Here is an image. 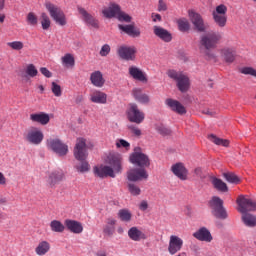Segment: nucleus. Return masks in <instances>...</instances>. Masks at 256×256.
Wrapping results in <instances>:
<instances>
[{
	"label": "nucleus",
	"instance_id": "obj_1",
	"mask_svg": "<svg viewBox=\"0 0 256 256\" xmlns=\"http://www.w3.org/2000/svg\"><path fill=\"white\" fill-rule=\"evenodd\" d=\"M223 39L220 32L210 31L200 36V49L209 61L217 59L212 49H217V44Z\"/></svg>",
	"mask_w": 256,
	"mask_h": 256
},
{
	"label": "nucleus",
	"instance_id": "obj_2",
	"mask_svg": "<svg viewBox=\"0 0 256 256\" xmlns=\"http://www.w3.org/2000/svg\"><path fill=\"white\" fill-rule=\"evenodd\" d=\"M121 156L119 155H112L109 157V165H100L95 166L93 168V172L96 175V177H100V179H105V177H112V179H115V173H121Z\"/></svg>",
	"mask_w": 256,
	"mask_h": 256
},
{
	"label": "nucleus",
	"instance_id": "obj_3",
	"mask_svg": "<svg viewBox=\"0 0 256 256\" xmlns=\"http://www.w3.org/2000/svg\"><path fill=\"white\" fill-rule=\"evenodd\" d=\"M88 155L87 142L84 138H77L76 145L74 147V157L77 161H80L79 164L75 165V169L78 173H87V171L91 169L89 162L86 161Z\"/></svg>",
	"mask_w": 256,
	"mask_h": 256
},
{
	"label": "nucleus",
	"instance_id": "obj_4",
	"mask_svg": "<svg viewBox=\"0 0 256 256\" xmlns=\"http://www.w3.org/2000/svg\"><path fill=\"white\" fill-rule=\"evenodd\" d=\"M45 7L49 12L50 17L57 23V25H60V27H65V25H67V16H65V12H63L59 6L51 2H46Z\"/></svg>",
	"mask_w": 256,
	"mask_h": 256
},
{
	"label": "nucleus",
	"instance_id": "obj_5",
	"mask_svg": "<svg viewBox=\"0 0 256 256\" xmlns=\"http://www.w3.org/2000/svg\"><path fill=\"white\" fill-rule=\"evenodd\" d=\"M46 147L49 151H52L58 157H65L69 153V146L59 138H49L46 140Z\"/></svg>",
	"mask_w": 256,
	"mask_h": 256
},
{
	"label": "nucleus",
	"instance_id": "obj_6",
	"mask_svg": "<svg viewBox=\"0 0 256 256\" xmlns=\"http://www.w3.org/2000/svg\"><path fill=\"white\" fill-rule=\"evenodd\" d=\"M167 75L173 81H176L177 87L181 93H185L189 91V77L185 75L183 72L177 70H168Z\"/></svg>",
	"mask_w": 256,
	"mask_h": 256
},
{
	"label": "nucleus",
	"instance_id": "obj_7",
	"mask_svg": "<svg viewBox=\"0 0 256 256\" xmlns=\"http://www.w3.org/2000/svg\"><path fill=\"white\" fill-rule=\"evenodd\" d=\"M208 205L211 209V213L213 217L216 219H227V210H225V207H223V200L219 198L218 196H214L211 198V200L208 202Z\"/></svg>",
	"mask_w": 256,
	"mask_h": 256
},
{
	"label": "nucleus",
	"instance_id": "obj_8",
	"mask_svg": "<svg viewBox=\"0 0 256 256\" xmlns=\"http://www.w3.org/2000/svg\"><path fill=\"white\" fill-rule=\"evenodd\" d=\"M212 19L220 29L227 27V7L220 4L212 11Z\"/></svg>",
	"mask_w": 256,
	"mask_h": 256
},
{
	"label": "nucleus",
	"instance_id": "obj_9",
	"mask_svg": "<svg viewBox=\"0 0 256 256\" xmlns=\"http://www.w3.org/2000/svg\"><path fill=\"white\" fill-rule=\"evenodd\" d=\"M127 117L130 123H136V125H141V123L145 121V113L139 110V106H137L135 103L129 105Z\"/></svg>",
	"mask_w": 256,
	"mask_h": 256
},
{
	"label": "nucleus",
	"instance_id": "obj_10",
	"mask_svg": "<svg viewBox=\"0 0 256 256\" xmlns=\"http://www.w3.org/2000/svg\"><path fill=\"white\" fill-rule=\"evenodd\" d=\"M236 203L238 205V211L242 214L256 211V202L251 198L241 195L237 198Z\"/></svg>",
	"mask_w": 256,
	"mask_h": 256
},
{
	"label": "nucleus",
	"instance_id": "obj_11",
	"mask_svg": "<svg viewBox=\"0 0 256 256\" xmlns=\"http://www.w3.org/2000/svg\"><path fill=\"white\" fill-rule=\"evenodd\" d=\"M117 55L123 61H135L137 48L135 46L122 45L117 49Z\"/></svg>",
	"mask_w": 256,
	"mask_h": 256
},
{
	"label": "nucleus",
	"instance_id": "obj_12",
	"mask_svg": "<svg viewBox=\"0 0 256 256\" xmlns=\"http://www.w3.org/2000/svg\"><path fill=\"white\" fill-rule=\"evenodd\" d=\"M188 15L196 31H198L199 33H205L207 31V26L205 25V21L203 20V16H201V14L193 10H189Z\"/></svg>",
	"mask_w": 256,
	"mask_h": 256
},
{
	"label": "nucleus",
	"instance_id": "obj_13",
	"mask_svg": "<svg viewBox=\"0 0 256 256\" xmlns=\"http://www.w3.org/2000/svg\"><path fill=\"white\" fill-rule=\"evenodd\" d=\"M130 162L133 165H137L140 169H144V167H149L151 165V160L149 156L144 154L143 152H134L130 155Z\"/></svg>",
	"mask_w": 256,
	"mask_h": 256
},
{
	"label": "nucleus",
	"instance_id": "obj_14",
	"mask_svg": "<svg viewBox=\"0 0 256 256\" xmlns=\"http://www.w3.org/2000/svg\"><path fill=\"white\" fill-rule=\"evenodd\" d=\"M128 181H143V179H149V174L145 168H133L127 172Z\"/></svg>",
	"mask_w": 256,
	"mask_h": 256
},
{
	"label": "nucleus",
	"instance_id": "obj_15",
	"mask_svg": "<svg viewBox=\"0 0 256 256\" xmlns=\"http://www.w3.org/2000/svg\"><path fill=\"white\" fill-rule=\"evenodd\" d=\"M24 139L28 143H31V145H41V143H43V139H45V135H43L41 130L33 129L27 132Z\"/></svg>",
	"mask_w": 256,
	"mask_h": 256
},
{
	"label": "nucleus",
	"instance_id": "obj_16",
	"mask_svg": "<svg viewBox=\"0 0 256 256\" xmlns=\"http://www.w3.org/2000/svg\"><path fill=\"white\" fill-rule=\"evenodd\" d=\"M171 171L180 181H187L189 170H187L184 163L179 162L172 165Z\"/></svg>",
	"mask_w": 256,
	"mask_h": 256
},
{
	"label": "nucleus",
	"instance_id": "obj_17",
	"mask_svg": "<svg viewBox=\"0 0 256 256\" xmlns=\"http://www.w3.org/2000/svg\"><path fill=\"white\" fill-rule=\"evenodd\" d=\"M220 57L225 63L231 64L237 57V51L233 47H224L219 50Z\"/></svg>",
	"mask_w": 256,
	"mask_h": 256
},
{
	"label": "nucleus",
	"instance_id": "obj_18",
	"mask_svg": "<svg viewBox=\"0 0 256 256\" xmlns=\"http://www.w3.org/2000/svg\"><path fill=\"white\" fill-rule=\"evenodd\" d=\"M78 12L80 13L83 21L94 29H99V20L93 17L85 8L78 6Z\"/></svg>",
	"mask_w": 256,
	"mask_h": 256
},
{
	"label": "nucleus",
	"instance_id": "obj_19",
	"mask_svg": "<svg viewBox=\"0 0 256 256\" xmlns=\"http://www.w3.org/2000/svg\"><path fill=\"white\" fill-rule=\"evenodd\" d=\"M165 105H167V107H169L171 111L177 113L178 115H185L187 113V109L185 108V106H183L181 102L175 99L167 98L165 100Z\"/></svg>",
	"mask_w": 256,
	"mask_h": 256
},
{
	"label": "nucleus",
	"instance_id": "obj_20",
	"mask_svg": "<svg viewBox=\"0 0 256 256\" xmlns=\"http://www.w3.org/2000/svg\"><path fill=\"white\" fill-rule=\"evenodd\" d=\"M180 249H183V239L179 238V236L171 235L168 245V252L170 255H175V253H179Z\"/></svg>",
	"mask_w": 256,
	"mask_h": 256
},
{
	"label": "nucleus",
	"instance_id": "obj_21",
	"mask_svg": "<svg viewBox=\"0 0 256 256\" xmlns=\"http://www.w3.org/2000/svg\"><path fill=\"white\" fill-rule=\"evenodd\" d=\"M153 33L156 37L161 39V41H164V43H171V41L173 39L171 32H169L167 29H165L161 26H154Z\"/></svg>",
	"mask_w": 256,
	"mask_h": 256
},
{
	"label": "nucleus",
	"instance_id": "obj_22",
	"mask_svg": "<svg viewBox=\"0 0 256 256\" xmlns=\"http://www.w3.org/2000/svg\"><path fill=\"white\" fill-rule=\"evenodd\" d=\"M193 237L198 239V241H205L206 243H211L213 241V236L209 229L202 227L198 231L193 233Z\"/></svg>",
	"mask_w": 256,
	"mask_h": 256
},
{
	"label": "nucleus",
	"instance_id": "obj_23",
	"mask_svg": "<svg viewBox=\"0 0 256 256\" xmlns=\"http://www.w3.org/2000/svg\"><path fill=\"white\" fill-rule=\"evenodd\" d=\"M121 12V6L115 3H111L108 8L102 10V13L106 19H113V17H119Z\"/></svg>",
	"mask_w": 256,
	"mask_h": 256
},
{
	"label": "nucleus",
	"instance_id": "obj_24",
	"mask_svg": "<svg viewBox=\"0 0 256 256\" xmlns=\"http://www.w3.org/2000/svg\"><path fill=\"white\" fill-rule=\"evenodd\" d=\"M64 225L71 233H75L76 235L83 233V224L79 221L67 219L65 220Z\"/></svg>",
	"mask_w": 256,
	"mask_h": 256
},
{
	"label": "nucleus",
	"instance_id": "obj_25",
	"mask_svg": "<svg viewBox=\"0 0 256 256\" xmlns=\"http://www.w3.org/2000/svg\"><path fill=\"white\" fill-rule=\"evenodd\" d=\"M129 75H131L136 81H140L141 83H147V74L139 69L137 66H131L129 68Z\"/></svg>",
	"mask_w": 256,
	"mask_h": 256
},
{
	"label": "nucleus",
	"instance_id": "obj_26",
	"mask_svg": "<svg viewBox=\"0 0 256 256\" xmlns=\"http://www.w3.org/2000/svg\"><path fill=\"white\" fill-rule=\"evenodd\" d=\"M132 96L134 97L135 101L141 103L142 105H147L149 101H151L149 95L143 93V90L141 88H134L132 90Z\"/></svg>",
	"mask_w": 256,
	"mask_h": 256
},
{
	"label": "nucleus",
	"instance_id": "obj_27",
	"mask_svg": "<svg viewBox=\"0 0 256 256\" xmlns=\"http://www.w3.org/2000/svg\"><path fill=\"white\" fill-rule=\"evenodd\" d=\"M90 81L94 87H98L99 89L105 85V78L103 77V73L99 70L90 74Z\"/></svg>",
	"mask_w": 256,
	"mask_h": 256
},
{
	"label": "nucleus",
	"instance_id": "obj_28",
	"mask_svg": "<svg viewBox=\"0 0 256 256\" xmlns=\"http://www.w3.org/2000/svg\"><path fill=\"white\" fill-rule=\"evenodd\" d=\"M30 121H32L33 123H40V125H47L49 124V121H51V118L49 117V114L45 112H40L31 114Z\"/></svg>",
	"mask_w": 256,
	"mask_h": 256
},
{
	"label": "nucleus",
	"instance_id": "obj_29",
	"mask_svg": "<svg viewBox=\"0 0 256 256\" xmlns=\"http://www.w3.org/2000/svg\"><path fill=\"white\" fill-rule=\"evenodd\" d=\"M120 31H123L126 33V35H129V37H141V30L139 28H135L133 24L129 25H118Z\"/></svg>",
	"mask_w": 256,
	"mask_h": 256
},
{
	"label": "nucleus",
	"instance_id": "obj_30",
	"mask_svg": "<svg viewBox=\"0 0 256 256\" xmlns=\"http://www.w3.org/2000/svg\"><path fill=\"white\" fill-rule=\"evenodd\" d=\"M90 101L99 105H105V103H107V94L105 92L96 90L90 95Z\"/></svg>",
	"mask_w": 256,
	"mask_h": 256
},
{
	"label": "nucleus",
	"instance_id": "obj_31",
	"mask_svg": "<svg viewBox=\"0 0 256 256\" xmlns=\"http://www.w3.org/2000/svg\"><path fill=\"white\" fill-rule=\"evenodd\" d=\"M128 237L132 240V241H141L143 239H147V235H145V233H143V231L139 230V228L137 227H131L128 230Z\"/></svg>",
	"mask_w": 256,
	"mask_h": 256
},
{
	"label": "nucleus",
	"instance_id": "obj_32",
	"mask_svg": "<svg viewBox=\"0 0 256 256\" xmlns=\"http://www.w3.org/2000/svg\"><path fill=\"white\" fill-rule=\"evenodd\" d=\"M63 177H65V174L62 170H55L49 174L47 182L53 187L54 185H57L59 181H63Z\"/></svg>",
	"mask_w": 256,
	"mask_h": 256
},
{
	"label": "nucleus",
	"instance_id": "obj_33",
	"mask_svg": "<svg viewBox=\"0 0 256 256\" xmlns=\"http://www.w3.org/2000/svg\"><path fill=\"white\" fill-rule=\"evenodd\" d=\"M49 249H51V245L47 241H42L35 248L36 255L43 256L49 253Z\"/></svg>",
	"mask_w": 256,
	"mask_h": 256
},
{
	"label": "nucleus",
	"instance_id": "obj_34",
	"mask_svg": "<svg viewBox=\"0 0 256 256\" xmlns=\"http://www.w3.org/2000/svg\"><path fill=\"white\" fill-rule=\"evenodd\" d=\"M242 221L247 227H256V216L253 214H242Z\"/></svg>",
	"mask_w": 256,
	"mask_h": 256
},
{
	"label": "nucleus",
	"instance_id": "obj_35",
	"mask_svg": "<svg viewBox=\"0 0 256 256\" xmlns=\"http://www.w3.org/2000/svg\"><path fill=\"white\" fill-rule=\"evenodd\" d=\"M212 184L214 185L215 189H217V191H221L222 193H227L229 191L227 184L219 178H213Z\"/></svg>",
	"mask_w": 256,
	"mask_h": 256
},
{
	"label": "nucleus",
	"instance_id": "obj_36",
	"mask_svg": "<svg viewBox=\"0 0 256 256\" xmlns=\"http://www.w3.org/2000/svg\"><path fill=\"white\" fill-rule=\"evenodd\" d=\"M50 229L53 233H63L65 225L59 220H52L50 222Z\"/></svg>",
	"mask_w": 256,
	"mask_h": 256
},
{
	"label": "nucleus",
	"instance_id": "obj_37",
	"mask_svg": "<svg viewBox=\"0 0 256 256\" xmlns=\"http://www.w3.org/2000/svg\"><path fill=\"white\" fill-rule=\"evenodd\" d=\"M118 217L124 223H129V221H131V218L133 217V214H131V211H129V209H120L118 212Z\"/></svg>",
	"mask_w": 256,
	"mask_h": 256
},
{
	"label": "nucleus",
	"instance_id": "obj_38",
	"mask_svg": "<svg viewBox=\"0 0 256 256\" xmlns=\"http://www.w3.org/2000/svg\"><path fill=\"white\" fill-rule=\"evenodd\" d=\"M177 25H178L179 31H181L182 33H186V31H189V29H191V26L189 24V20H187L186 18L178 19L177 20Z\"/></svg>",
	"mask_w": 256,
	"mask_h": 256
},
{
	"label": "nucleus",
	"instance_id": "obj_39",
	"mask_svg": "<svg viewBox=\"0 0 256 256\" xmlns=\"http://www.w3.org/2000/svg\"><path fill=\"white\" fill-rule=\"evenodd\" d=\"M208 139L215 143V145H221L222 147H229V140L221 139L215 136L214 134H210Z\"/></svg>",
	"mask_w": 256,
	"mask_h": 256
},
{
	"label": "nucleus",
	"instance_id": "obj_40",
	"mask_svg": "<svg viewBox=\"0 0 256 256\" xmlns=\"http://www.w3.org/2000/svg\"><path fill=\"white\" fill-rule=\"evenodd\" d=\"M155 129H156L157 133H159V135H162V137H167V136L171 135V129L167 128L163 124L156 125Z\"/></svg>",
	"mask_w": 256,
	"mask_h": 256
},
{
	"label": "nucleus",
	"instance_id": "obj_41",
	"mask_svg": "<svg viewBox=\"0 0 256 256\" xmlns=\"http://www.w3.org/2000/svg\"><path fill=\"white\" fill-rule=\"evenodd\" d=\"M62 63L66 67H75V58L71 54H66L62 57Z\"/></svg>",
	"mask_w": 256,
	"mask_h": 256
},
{
	"label": "nucleus",
	"instance_id": "obj_42",
	"mask_svg": "<svg viewBox=\"0 0 256 256\" xmlns=\"http://www.w3.org/2000/svg\"><path fill=\"white\" fill-rule=\"evenodd\" d=\"M223 177L228 181V183H239L241 180L239 179V176L235 175L233 172H226L223 174Z\"/></svg>",
	"mask_w": 256,
	"mask_h": 256
},
{
	"label": "nucleus",
	"instance_id": "obj_43",
	"mask_svg": "<svg viewBox=\"0 0 256 256\" xmlns=\"http://www.w3.org/2000/svg\"><path fill=\"white\" fill-rule=\"evenodd\" d=\"M40 19H41L42 29H44V31H47V29L51 27V19H49V16L46 13H42L40 16Z\"/></svg>",
	"mask_w": 256,
	"mask_h": 256
},
{
	"label": "nucleus",
	"instance_id": "obj_44",
	"mask_svg": "<svg viewBox=\"0 0 256 256\" xmlns=\"http://www.w3.org/2000/svg\"><path fill=\"white\" fill-rule=\"evenodd\" d=\"M116 147L117 149H125V151H129V149H131V144L124 139H118L116 140Z\"/></svg>",
	"mask_w": 256,
	"mask_h": 256
},
{
	"label": "nucleus",
	"instance_id": "obj_45",
	"mask_svg": "<svg viewBox=\"0 0 256 256\" xmlns=\"http://www.w3.org/2000/svg\"><path fill=\"white\" fill-rule=\"evenodd\" d=\"M7 45L10 49H13V51H21L23 47H25V44H23L22 41L8 42Z\"/></svg>",
	"mask_w": 256,
	"mask_h": 256
},
{
	"label": "nucleus",
	"instance_id": "obj_46",
	"mask_svg": "<svg viewBox=\"0 0 256 256\" xmlns=\"http://www.w3.org/2000/svg\"><path fill=\"white\" fill-rule=\"evenodd\" d=\"M26 21H27L28 25H31L32 27H35V25H37V23H39L37 16L33 12L28 13V15L26 17Z\"/></svg>",
	"mask_w": 256,
	"mask_h": 256
},
{
	"label": "nucleus",
	"instance_id": "obj_47",
	"mask_svg": "<svg viewBox=\"0 0 256 256\" xmlns=\"http://www.w3.org/2000/svg\"><path fill=\"white\" fill-rule=\"evenodd\" d=\"M26 73L29 77H37L39 75V71L33 64H28L26 67Z\"/></svg>",
	"mask_w": 256,
	"mask_h": 256
},
{
	"label": "nucleus",
	"instance_id": "obj_48",
	"mask_svg": "<svg viewBox=\"0 0 256 256\" xmlns=\"http://www.w3.org/2000/svg\"><path fill=\"white\" fill-rule=\"evenodd\" d=\"M51 91L55 97H61L63 95V91L61 90V86L56 82H52Z\"/></svg>",
	"mask_w": 256,
	"mask_h": 256
},
{
	"label": "nucleus",
	"instance_id": "obj_49",
	"mask_svg": "<svg viewBox=\"0 0 256 256\" xmlns=\"http://www.w3.org/2000/svg\"><path fill=\"white\" fill-rule=\"evenodd\" d=\"M128 191L134 196L141 195V188L133 183L128 184Z\"/></svg>",
	"mask_w": 256,
	"mask_h": 256
},
{
	"label": "nucleus",
	"instance_id": "obj_50",
	"mask_svg": "<svg viewBox=\"0 0 256 256\" xmlns=\"http://www.w3.org/2000/svg\"><path fill=\"white\" fill-rule=\"evenodd\" d=\"M240 73H242V75H251L252 77H256V70L253 67H243L240 69Z\"/></svg>",
	"mask_w": 256,
	"mask_h": 256
},
{
	"label": "nucleus",
	"instance_id": "obj_51",
	"mask_svg": "<svg viewBox=\"0 0 256 256\" xmlns=\"http://www.w3.org/2000/svg\"><path fill=\"white\" fill-rule=\"evenodd\" d=\"M118 21H124V23H131V16L125 12H122L120 10L118 17H117Z\"/></svg>",
	"mask_w": 256,
	"mask_h": 256
},
{
	"label": "nucleus",
	"instance_id": "obj_52",
	"mask_svg": "<svg viewBox=\"0 0 256 256\" xmlns=\"http://www.w3.org/2000/svg\"><path fill=\"white\" fill-rule=\"evenodd\" d=\"M104 235H107V237H113L115 235V226H107L105 225L103 228Z\"/></svg>",
	"mask_w": 256,
	"mask_h": 256
},
{
	"label": "nucleus",
	"instance_id": "obj_53",
	"mask_svg": "<svg viewBox=\"0 0 256 256\" xmlns=\"http://www.w3.org/2000/svg\"><path fill=\"white\" fill-rule=\"evenodd\" d=\"M109 53H111V46H109V44H104L100 49V52H99L100 56L107 57Z\"/></svg>",
	"mask_w": 256,
	"mask_h": 256
},
{
	"label": "nucleus",
	"instance_id": "obj_54",
	"mask_svg": "<svg viewBox=\"0 0 256 256\" xmlns=\"http://www.w3.org/2000/svg\"><path fill=\"white\" fill-rule=\"evenodd\" d=\"M128 129L131 130V133H133L136 137H141V129H139L135 125L128 126Z\"/></svg>",
	"mask_w": 256,
	"mask_h": 256
},
{
	"label": "nucleus",
	"instance_id": "obj_55",
	"mask_svg": "<svg viewBox=\"0 0 256 256\" xmlns=\"http://www.w3.org/2000/svg\"><path fill=\"white\" fill-rule=\"evenodd\" d=\"M40 72L42 73V75H44V77H47V79H50V77H53V73H51V71H49V69L45 67H41Z\"/></svg>",
	"mask_w": 256,
	"mask_h": 256
},
{
	"label": "nucleus",
	"instance_id": "obj_56",
	"mask_svg": "<svg viewBox=\"0 0 256 256\" xmlns=\"http://www.w3.org/2000/svg\"><path fill=\"white\" fill-rule=\"evenodd\" d=\"M158 11H167V3H165V1L163 0H159L158 1Z\"/></svg>",
	"mask_w": 256,
	"mask_h": 256
},
{
	"label": "nucleus",
	"instance_id": "obj_57",
	"mask_svg": "<svg viewBox=\"0 0 256 256\" xmlns=\"http://www.w3.org/2000/svg\"><path fill=\"white\" fill-rule=\"evenodd\" d=\"M204 115H208V117H215L217 115V112L211 110V109H204L202 111Z\"/></svg>",
	"mask_w": 256,
	"mask_h": 256
},
{
	"label": "nucleus",
	"instance_id": "obj_58",
	"mask_svg": "<svg viewBox=\"0 0 256 256\" xmlns=\"http://www.w3.org/2000/svg\"><path fill=\"white\" fill-rule=\"evenodd\" d=\"M139 209L140 211H147V209H149V204L147 201L143 200L139 205Z\"/></svg>",
	"mask_w": 256,
	"mask_h": 256
},
{
	"label": "nucleus",
	"instance_id": "obj_59",
	"mask_svg": "<svg viewBox=\"0 0 256 256\" xmlns=\"http://www.w3.org/2000/svg\"><path fill=\"white\" fill-rule=\"evenodd\" d=\"M151 18H152V21H153L154 23H157V21H159V22L162 21L161 14L152 13Z\"/></svg>",
	"mask_w": 256,
	"mask_h": 256
},
{
	"label": "nucleus",
	"instance_id": "obj_60",
	"mask_svg": "<svg viewBox=\"0 0 256 256\" xmlns=\"http://www.w3.org/2000/svg\"><path fill=\"white\" fill-rule=\"evenodd\" d=\"M116 223H117V220L113 218H108L106 221V225L109 227H115Z\"/></svg>",
	"mask_w": 256,
	"mask_h": 256
},
{
	"label": "nucleus",
	"instance_id": "obj_61",
	"mask_svg": "<svg viewBox=\"0 0 256 256\" xmlns=\"http://www.w3.org/2000/svg\"><path fill=\"white\" fill-rule=\"evenodd\" d=\"M194 173L197 177H203V169L201 167L195 168Z\"/></svg>",
	"mask_w": 256,
	"mask_h": 256
},
{
	"label": "nucleus",
	"instance_id": "obj_62",
	"mask_svg": "<svg viewBox=\"0 0 256 256\" xmlns=\"http://www.w3.org/2000/svg\"><path fill=\"white\" fill-rule=\"evenodd\" d=\"M7 179L3 175V173L0 172V185H6Z\"/></svg>",
	"mask_w": 256,
	"mask_h": 256
},
{
	"label": "nucleus",
	"instance_id": "obj_63",
	"mask_svg": "<svg viewBox=\"0 0 256 256\" xmlns=\"http://www.w3.org/2000/svg\"><path fill=\"white\" fill-rule=\"evenodd\" d=\"M75 103H77V105H79V103H83V95L76 96Z\"/></svg>",
	"mask_w": 256,
	"mask_h": 256
},
{
	"label": "nucleus",
	"instance_id": "obj_64",
	"mask_svg": "<svg viewBox=\"0 0 256 256\" xmlns=\"http://www.w3.org/2000/svg\"><path fill=\"white\" fill-rule=\"evenodd\" d=\"M5 23V14H0V25H3Z\"/></svg>",
	"mask_w": 256,
	"mask_h": 256
}]
</instances>
